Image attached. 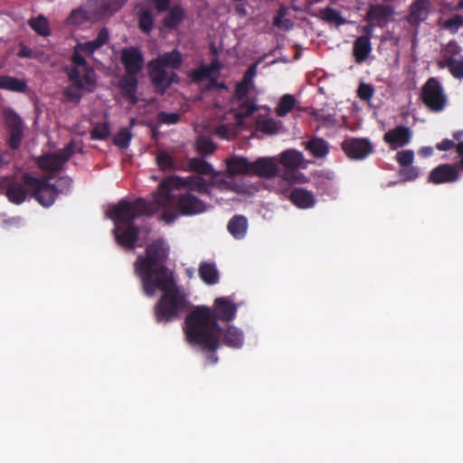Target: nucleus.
Segmentation results:
<instances>
[{
  "label": "nucleus",
  "mask_w": 463,
  "mask_h": 463,
  "mask_svg": "<svg viewBox=\"0 0 463 463\" xmlns=\"http://www.w3.org/2000/svg\"><path fill=\"white\" fill-rule=\"evenodd\" d=\"M168 250L163 241L157 240L139 255L134 263V272L140 279L143 293L152 298L157 289L163 292L154 307L157 323H169L187 310L189 302L176 285L173 272L166 268Z\"/></svg>",
  "instance_id": "f257e3e1"
},
{
  "label": "nucleus",
  "mask_w": 463,
  "mask_h": 463,
  "mask_svg": "<svg viewBox=\"0 0 463 463\" xmlns=\"http://www.w3.org/2000/svg\"><path fill=\"white\" fill-rule=\"evenodd\" d=\"M236 313L237 306L225 297L214 300L213 310L206 306L194 307L184 320V332L187 342L200 346L203 351H216L219 348L216 333L222 330L218 320L230 322Z\"/></svg>",
  "instance_id": "f03ea898"
},
{
  "label": "nucleus",
  "mask_w": 463,
  "mask_h": 463,
  "mask_svg": "<svg viewBox=\"0 0 463 463\" xmlns=\"http://www.w3.org/2000/svg\"><path fill=\"white\" fill-rule=\"evenodd\" d=\"M109 32L102 27L97 37L89 42L78 43L73 48L71 55L72 67L68 71V79L71 84L87 92H93L96 89L97 80L93 68L87 62L85 55H92L97 50L108 43Z\"/></svg>",
  "instance_id": "7ed1b4c3"
},
{
  "label": "nucleus",
  "mask_w": 463,
  "mask_h": 463,
  "mask_svg": "<svg viewBox=\"0 0 463 463\" xmlns=\"http://www.w3.org/2000/svg\"><path fill=\"white\" fill-rule=\"evenodd\" d=\"M212 183H208L201 176L194 175L189 177H181L171 175L165 178L158 186L156 194V203L162 206V220L167 223L175 222L177 214L173 210L174 195L172 189L188 188L190 192H197L200 194H210Z\"/></svg>",
  "instance_id": "20e7f679"
},
{
  "label": "nucleus",
  "mask_w": 463,
  "mask_h": 463,
  "mask_svg": "<svg viewBox=\"0 0 463 463\" xmlns=\"http://www.w3.org/2000/svg\"><path fill=\"white\" fill-rule=\"evenodd\" d=\"M24 184L33 191L34 199L43 207L52 206L59 194L67 195L71 192L73 180L69 175L61 176L57 184H52L48 178H40L28 173L23 175Z\"/></svg>",
  "instance_id": "39448f33"
},
{
  "label": "nucleus",
  "mask_w": 463,
  "mask_h": 463,
  "mask_svg": "<svg viewBox=\"0 0 463 463\" xmlns=\"http://www.w3.org/2000/svg\"><path fill=\"white\" fill-rule=\"evenodd\" d=\"M159 208L162 206L157 204L156 196L152 202H146L144 198H138L134 202L122 199L110 206L108 215L115 225H127L134 223L140 216H152Z\"/></svg>",
  "instance_id": "423d86ee"
},
{
  "label": "nucleus",
  "mask_w": 463,
  "mask_h": 463,
  "mask_svg": "<svg viewBox=\"0 0 463 463\" xmlns=\"http://www.w3.org/2000/svg\"><path fill=\"white\" fill-rule=\"evenodd\" d=\"M421 99L425 106L433 112H440L444 109L447 98L437 79L430 78L423 85Z\"/></svg>",
  "instance_id": "0eeeda50"
},
{
  "label": "nucleus",
  "mask_w": 463,
  "mask_h": 463,
  "mask_svg": "<svg viewBox=\"0 0 463 463\" xmlns=\"http://www.w3.org/2000/svg\"><path fill=\"white\" fill-rule=\"evenodd\" d=\"M285 167L281 180L289 184L297 183L302 175L298 169L304 164L303 154L296 149H288L279 155L278 160Z\"/></svg>",
  "instance_id": "6e6552de"
},
{
  "label": "nucleus",
  "mask_w": 463,
  "mask_h": 463,
  "mask_svg": "<svg viewBox=\"0 0 463 463\" xmlns=\"http://www.w3.org/2000/svg\"><path fill=\"white\" fill-rule=\"evenodd\" d=\"M5 127L8 129L6 144L12 150H17L24 139V123L22 118L12 109H5L3 111Z\"/></svg>",
  "instance_id": "1a4fd4ad"
},
{
  "label": "nucleus",
  "mask_w": 463,
  "mask_h": 463,
  "mask_svg": "<svg viewBox=\"0 0 463 463\" xmlns=\"http://www.w3.org/2000/svg\"><path fill=\"white\" fill-rule=\"evenodd\" d=\"M341 148L353 160H363L373 151L371 141L364 137H347L341 143Z\"/></svg>",
  "instance_id": "9d476101"
},
{
  "label": "nucleus",
  "mask_w": 463,
  "mask_h": 463,
  "mask_svg": "<svg viewBox=\"0 0 463 463\" xmlns=\"http://www.w3.org/2000/svg\"><path fill=\"white\" fill-rule=\"evenodd\" d=\"M459 161L457 164H440L434 167L428 176V182L434 184L456 183L460 179Z\"/></svg>",
  "instance_id": "9b49d317"
},
{
  "label": "nucleus",
  "mask_w": 463,
  "mask_h": 463,
  "mask_svg": "<svg viewBox=\"0 0 463 463\" xmlns=\"http://www.w3.org/2000/svg\"><path fill=\"white\" fill-rule=\"evenodd\" d=\"M148 75L153 86L156 89H162L161 92L171 86L173 82L177 80L175 72H171L168 76L165 68L156 59L151 60L147 64Z\"/></svg>",
  "instance_id": "f8f14e48"
},
{
  "label": "nucleus",
  "mask_w": 463,
  "mask_h": 463,
  "mask_svg": "<svg viewBox=\"0 0 463 463\" xmlns=\"http://www.w3.org/2000/svg\"><path fill=\"white\" fill-rule=\"evenodd\" d=\"M120 60L127 74L138 75L144 68V54L138 47L123 48Z\"/></svg>",
  "instance_id": "ddd939ff"
},
{
  "label": "nucleus",
  "mask_w": 463,
  "mask_h": 463,
  "mask_svg": "<svg viewBox=\"0 0 463 463\" xmlns=\"http://www.w3.org/2000/svg\"><path fill=\"white\" fill-rule=\"evenodd\" d=\"M175 202L182 215H196L206 211L205 203L191 192L180 194L176 199L174 198Z\"/></svg>",
  "instance_id": "4468645a"
},
{
  "label": "nucleus",
  "mask_w": 463,
  "mask_h": 463,
  "mask_svg": "<svg viewBox=\"0 0 463 463\" xmlns=\"http://www.w3.org/2000/svg\"><path fill=\"white\" fill-rule=\"evenodd\" d=\"M140 229L134 223L123 225L116 224L113 229V234L117 243L128 250H132L137 241Z\"/></svg>",
  "instance_id": "2eb2a0df"
},
{
  "label": "nucleus",
  "mask_w": 463,
  "mask_h": 463,
  "mask_svg": "<svg viewBox=\"0 0 463 463\" xmlns=\"http://www.w3.org/2000/svg\"><path fill=\"white\" fill-rule=\"evenodd\" d=\"M22 181H24L23 178ZM3 184L5 185V196L14 204L23 203L26 200L29 192L33 194V191L24 182L20 183L12 177H5Z\"/></svg>",
  "instance_id": "dca6fc26"
},
{
  "label": "nucleus",
  "mask_w": 463,
  "mask_h": 463,
  "mask_svg": "<svg viewBox=\"0 0 463 463\" xmlns=\"http://www.w3.org/2000/svg\"><path fill=\"white\" fill-rule=\"evenodd\" d=\"M393 14L394 8L390 5L371 4L364 20L375 24L377 27L383 28L388 24Z\"/></svg>",
  "instance_id": "f3484780"
},
{
  "label": "nucleus",
  "mask_w": 463,
  "mask_h": 463,
  "mask_svg": "<svg viewBox=\"0 0 463 463\" xmlns=\"http://www.w3.org/2000/svg\"><path fill=\"white\" fill-rule=\"evenodd\" d=\"M412 137V132L410 128L399 125L394 128L388 130L383 135V140L392 149H397L408 145Z\"/></svg>",
  "instance_id": "a211bd4d"
},
{
  "label": "nucleus",
  "mask_w": 463,
  "mask_h": 463,
  "mask_svg": "<svg viewBox=\"0 0 463 463\" xmlns=\"http://www.w3.org/2000/svg\"><path fill=\"white\" fill-rule=\"evenodd\" d=\"M251 175L262 178H272L279 175V166L276 157H259L252 162Z\"/></svg>",
  "instance_id": "6ab92c4d"
},
{
  "label": "nucleus",
  "mask_w": 463,
  "mask_h": 463,
  "mask_svg": "<svg viewBox=\"0 0 463 463\" xmlns=\"http://www.w3.org/2000/svg\"><path fill=\"white\" fill-rule=\"evenodd\" d=\"M430 7V0H414L410 5L406 21L412 26L420 25L428 18Z\"/></svg>",
  "instance_id": "aec40b11"
},
{
  "label": "nucleus",
  "mask_w": 463,
  "mask_h": 463,
  "mask_svg": "<svg viewBox=\"0 0 463 463\" xmlns=\"http://www.w3.org/2000/svg\"><path fill=\"white\" fill-rule=\"evenodd\" d=\"M36 163L41 170L47 173L42 178H48V181L53 179L63 168V165L53 153L41 156Z\"/></svg>",
  "instance_id": "412c9836"
},
{
  "label": "nucleus",
  "mask_w": 463,
  "mask_h": 463,
  "mask_svg": "<svg viewBox=\"0 0 463 463\" xmlns=\"http://www.w3.org/2000/svg\"><path fill=\"white\" fill-rule=\"evenodd\" d=\"M137 77V75L126 73L118 83L122 96L132 105L137 104L138 101L137 97L138 80Z\"/></svg>",
  "instance_id": "4be33fe9"
},
{
  "label": "nucleus",
  "mask_w": 463,
  "mask_h": 463,
  "mask_svg": "<svg viewBox=\"0 0 463 463\" xmlns=\"http://www.w3.org/2000/svg\"><path fill=\"white\" fill-rule=\"evenodd\" d=\"M218 339L222 337V343L232 348H241L244 343L243 332L233 326H229L226 330L222 328L221 333H216Z\"/></svg>",
  "instance_id": "5701e85b"
},
{
  "label": "nucleus",
  "mask_w": 463,
  "mask_h": 463,
  "mask_svg": "<svg viewBox=\"0 0 463 463\" xmlns=\"http://www.w3.org/2000/svg\"><path fill=\"white\" fill-rule=\"evenodd\" d=\"M288 198L290 202L298 208H311L316 203L314 194L303 188H294L290 191Z\"/></svg>",
  "instance_id": "b1692460"
},
{
  "label": "nucleus",
  "mask_w": 463,
  "mask_h": 463,
  "mask_svg": "<svg viewBox=\"0 0 463 463\" xmlns=\"http://www.w3.org/2000/svg\"><path fill=\"white\" fill-rule=\"evenodd\" d=\"M226 165L231 175L252 174V162H250L246 157L233 156L226 160Z\"/></svg>",
  "instance_id": "393cba45"
},
{
  "label": "nucleus",
  "mask_w": 463,
  "mask_h": 463,
  "mask_svg": "<svg viewBox=\"0 0 463 463\" xmlns=\"http://www.w3.org/2000/svg\"><path fill=\"white\" fill-rule=\"evenodd\" d=\"M227 229L235 239L244 238L248 229L247 218L243 215H234L229 221Z\"/></svg>",
  "instance_id": "a878e982"
},
{
  "label": "nucleus",
  "mask_w": 463,
  "mask_h": 463,
  "mask_svg": "<svg viewBox=\"0 0 463 463\" xmlns=\"http://www.w3.org/2000/svg\"><path fill=\"white\" fill-rule=\"evenodd\" d=\"M305 147L316 158L325 157L329 153V145L322 137H312L306 143Z\"/></svg>",
  "instance_id": "bb28decb"
},
{
  "label": "nucleus",
  "mask_w": 463,
  "mask_h": 463,
  "mask_svg": "<svg viewBox=\"0 0 463 463\" xmlns=\"http://www.w3.org/2000/svg\"><path fill=\"white\" fill-rule=\"evenodd\" d=\"M156 60L159 61L165 68H171L177 70L183 63V57L181 52L175 49L172 52H166L158 55Z\"/></svg>",
  "instance_id": "cd10ccee"
},
{
  "label": "nucleus",
  "mask_w": 463,
  "mask_h": 463,
  "mask_svg": "<svg viewBox=\"0 0 463 463\" xmlns=\"http://www.w3.org/2000/svg\"><path fill=\"white\" fill-rule=\"evenodd\" d=\"M353 52L356 61L364 62L372 52L371 42L368 41L367 37H358L354 43Z\"/></svg>",
  "instance_id": "c85d7f7f"
},
{
  "label": "nucleus",
  "mask_w": 463,
  "mask_h": 463,
  "mask_svg": "<svg viewBox=\"0 0 463 463\" xmlns=\"http://www.w3.org/2000/svg\"><path fill=\"white\" fill-rule=\"evenodd\" d=\"M317 16L324 22L335 24L336 26L349 23L338 11L330 6L321 9Z\"/></svg>",
  "instance_id": "c756f323"
},
{
  "label": "nucleus",
  "mask_w": 463,
  "mask_h": 463,
  "mask_svg": "<svg viewBox=\"0 0 463 463\" xmlns=\"http://www.w3.org/2000/svg\"><path fill=\"white\" fill-rule=\"evenodd\" d=\"M0 89L17 93H25L28 90V86L24 80L5 75L0 83Z\"/></svg>",
  "instance_id": "7c9ffc66"
},
{
  "label": "nucleus",
  "mask_w": 463,
  "mask_h": 463,
  "mask_svg": "<svg viewBox=\"0 0 463 463\" xmlns=\"http://www.w3.org/2000/svg\"><path fill=\"white\" fill-rule=\"evenodd\" d=\"M184 19V10L180 5L173 6L164 19V25L168 29H175Z\"/></svg>",
  "instance_id": "2f4dec72"
},
{
  "label": "nucleus",
  "mask_w": 463,
  "mask_h": 463,
  "mask_svg": "<svg viewBox=\"0 0 463 463\" xmlns=\"http://www.w3.org/2000/svg\"><path fill=\"white\" fill-rule=\"evenodd\" d=\"M198 272L201 279L208 285H214L219 281V273L214 264L202 263Z\"/></svg>",
  "instance_id": "473e14b6"
},
{
  "label": "nucleus",
  "mask_w": 463,
  "mask_h": 463,
  "mask_svg": "<svg viewBox=\"0 0 463 463\" xmlns=\"http://www.w3.org/2000/svg\"><path fill=\"white\" fill-rule=\"evenodd\" d=\"M439 68H448L453 77L457 79L463 78V61H458L453 57H448L438 62Z\"/></svg>",
  "instance_id": "72a5a7b5"
},
{
  "label": "nucleus",
  "mask_w": 463,
  "mask_h": 463,
  "mask_svg": "<svg viewBox=\"0 0 463 463\" xmlns=\"http://www.w3.org/2000/svg\"><path fill=\"white\" fill-rule=\"evenodd\" d=\"M30 27L41 36H48L51 33L49 22L43 14H39L35 18H31L28 22Z\"/></svg>",
  "instance_id": "f704fd0d"
},
{
  "label": "nucleus",
  "mask_w": 463,
  "mask_h": 463,
  "mask_svg": "<svg viewBox=\"0 0 463 463\" xmlns=\"http://www.w3.org/2000/svg\"><path fill=\"white\" fill-rule=\"evenodd\" d=\"M296 99L291 94H284L280 99L276 107V114L279 117L287 116L295 107Z\"/></svg>",
  "instance_id": "c9c22d12"
},
{
  "label": "nucleus",
  "mask_w": 463,
  "mask_h": 463,
  "mask_svg": "<svg viewBox=\"0 0 463 463\" xmlns=\"http://www.w3.org/2000/svg\"><path fill=\"white\" fill-rule=\"evenodd\" d=\"M132 133L130 130V128L124 127L119 129V131L113 137L112 142L113 145L116 146L121 148V149H127L128 148L131 139H132Z\"/></svg>",
  "instance_id": "e433bc0d"
},
{
  "label": "nucleus",
  "mask_w": 463,
  "mask_h": 463,
  "mask_svg": "<svg viewBox=\"0 0 463 463\" xmlns=\"http://www.w3.org/2000/svg\"><path fill=\"white\" fill-rule=\"evenodd\" d=\"M314 118L320 122L323 127L331 128L335 127L337 123V119L335 114L327 113L325 109H315L312 111Z\"/></svg>",
  "instance_id": "4c0bfd02"
},
{
  "label": "nucleus",
  "mask_w": 463,
  "mask_h": 463,
  "mask_svg": "<svg viewBox=\"0 0 463 463\" xmlns=\"http://www.w3.org/2000/svg\"><path fill=\"white\" fill-rule=\"evenodd\" d=\"M189 168L191 171L199 175H210L213 172V166L205 160L194 157L189 160Z\"/></svg>",
  "instance_id": "58836bf2"
},
{
  "label": "nucleus",
  "mask_w": 463,
  "mask_h": 463,
  "mask_svg": "<svg viewBox=\"0 0 463 463\" xmlns=\"http://www.w3.org/2000/svg\"><path fill=\"white\" fill-rule=\"evenodd\" d=\"M258 109L255 103L251 100H242L235 111V118L238 121L244 119L245 118L252 115Z\"/></svg>",
  "instance_id": "ea45409f"
},
{
  "label": "nucleus",
  "mask_w": 463,
  "mask_h": 463,
  "mask_svg": "<svg viewBox=\"0 0 463 463\" xmlns=\"http://www.w3.org/2000/svg\"><path fill=\"white\" fill-rule=\"evenodd\" d=\"M279 126L273 118H263L257 122V130L267 135H274L279 132Z\"/></svg>",
  "instance_id": "a19ab883"
},
{
  "label": "nucleus",
  "mask_w": 463,
  "mask_h": 463,
  "mask_svg": "<svg viewBox=\"0 0 463 463\" xmlns=\"http://www.w3.org/2000/svg\"><path fill=\"white\" fill-rule=\"evenodd\" d=\"M110 135V127L108 122L97 123L90 131L92 140H105Z\"/></svg>",
  "instance_id": "79ce46f5"
},
{
  "label": "nucleus",
  "mask_w": 463,
  "mask_h": 463,
  "mask_svg": "<svg viewBox=\"0 0 463 463\" xmlns=\"http://www.w3.org/2000/svg\"><path fill=\"white\" fill-rule=\"evenodd\" d=\"M154 24V18L150 11L145 10L138 16V27L145 33H150Z\"/></svg>",
  "instance_id": "37998d69"
},
{
  "label": "nucleus",
  "mask_w": 463,
  "mask_h": 463,
  "mask_svg": "<svg viewBox=\"0 0 463 463\" xmlns=\"http://www.w3.org/2000/svg\"><path fill=\"white\" fill-rule=\"evenodd\" d=\"M197 149L202 155H211L215 151L216 145L212 141L211 138L201 137L197 140Z\"/></svg>",
  "instance_id": "c03bdc74"
},
{
  "label": "nucleus",
  "mask_w": 463,
  "mask_h": 463,
  "mask_svg": "<svg viewBox=\"0 0 463 463\" xmlns=\"http://www.w3.org/2000/svg\"><path fill=\"white\" fill-rule=\"evenodd\" d=\"M156 164L162 170L175 168L174 158L165 151H159L156 156Z\"/></svg>",
  "instance_id": "a18cd8bd"
},
{
  "label": "nucleus",
  "mask_w": 463,
  "mask_h": 463,
  "mask_svg": "<svg viewBox=\"0 0 463 463\" xmlns=\"http://www.w3.org/2000/svg\"><path fill=\"white\" fill-rule=\"evenodd\" d=\"M89 15L88 13L82 8H78L73 10L67 18V22L69 24L79 25L88 21Z\"/></svg>",
  "instance_id": "49530a36"
},
{
  "label": "nucleus",
  "mask_w": 463,
  "mask_h": 463,
  "mask_svg": "<svg viewBox=\"0 0 463 463\" xmlns=\"http://www.w3.org/2000/svg\"><path fill=\"white\" fill-rule=\"evenodd\" d=\"M462 25L463 17L460 14H455L453 17L446 20L441 27L449 31L451 33H456Z\"/></svg>",
  "instance_id": "de8ad7c7"
},
{
  "label": "nucleus",
  "mask_w": 463,
  "mask_h": 463,
  "mask_svg": "<svg viewBox=\"0 0 463 463\" xmlns=\"http://www.w3.org/2000/svg\"><path fill=\"white\" fill-rule=\"evenodd\" d=\"M53 154L57 156L60 162L64 165L75 154V145L73 142H71L65 147Z\"/></svg>",
  "instance_id": "09e8293b"
},
{
  "label": "nucleus",
  "mask_w": 463,
  "mask_h": 463,
  "mask_svg": "<svg viewBox=\"0 0 463 463\" xmlns=\"http://www.w3.org/2000/svg\"><path fill=\"white\" fill-rule=\"evenodd\" d=\"M396 160L401 167L410 166L414 160V152L412 150H402L396 154Z\"/></svg>",
  "instance_id": "8fccbe9b"
},
{
  "label": "nucleus",
  "mask_w": 463,
  "mask_h": 463,
  "mask_svg": "<svg viewBox=\"0 0 463 463\" xmlns=\"http://www.w3.org/2000/svg\"><path fill=\"white\" fill-rule=\"evenodd\" d=\"M157 119L161 124L174 125L180 120V115L175 112L160 111Z\"/></svg>",
  "instance_id": "3c124183"
},
{
  "label": "nucleus",
  "mask_w": 463,
  "mask_h": 463,
  "mask_svg": "<svg viewBox=\"0 0 463 463\" xmlns=\"http://www.w3.org/2000/svg\"><path fill=\"white\" fill-rule=\"evenodd\" d=\"M374 94V89L371 84L361 83L357 90V96L364 101H369Z\"/></svg>",
  "instance_id": "603ef678"
},
{
  "label": "nucleus",
  "mask_w": 463,
  "mask_h": 463,
  "mask_svg": "<svg viewBox=\"0 0 463 463\" xmlns=\"http://www.w3.org/2000/svg\"><path fill=\"white\" fill-rule=\"evenodd\" d=\"M399 175L403 181H413L419 176V170L416 166H403Z\"/></svg>",
  "instance_id": "864d4df0"
},
{
  "label": "nucleus",
  "mask_w": 463,
  "mask_h": 463,
  "mask_svg": "<svg viewBox=\"0 0 463 463\" xmlns=\"http://www.w3.org/2000/svg\"><path fill=\"white\" fill-rule=\"evenodd\" d=\"M212 68H208L207 66H201L198 69L193 70L190 76L194 81H202L206 78H210Z\"/></svg>",
  "instance_id": "5fc2aeb1"
},
{
  "label": "nucleus",
  "mask_w": 463,
  "mask_h": 463,
  "mask_svg": "<svg viewBox=\"0 0 463 463\" xmlns=\"http://www.w3.org/2000/svg\"><path fill=\"white\" fill-rule=\"evenodd\" d=\"M72 86L73 87H67L64 89L63 96H64L65 99L68 101L79 103L81 99V94L79 91L80 89L77 88L73 84H72ZM82 90H85L84 89H82Z\"/></svg>",
  "instance_id": "6e6d98bb"
},
{
  "label": "nucleus",
  "mask_w": 463,
  "mask_h": 463,
  "mask_svg": "<svg viewBox=\"0 0 463 463\" xmlns=\"http://www.w3.org/2000/svg\"><path fill=\"white\" fill-rule=\"evenodd\" d=\"M251 86L248 85L246 82L240 81L237 83L235 88L234 96L239 101H242L246 99Z\"/></svg>",
  "instance_id": "4d7b16f0"
},
{
  "label": "nucleus",
  "mask_w": 463,
  "mask_h": 463,
  "mask_svg": "<svg viewBox=\"0 0 463 463\" xmlns=\"http://www.w3.org/2000/svg\"><path fill=\"white\" fill-rule=\"evenodd\" d=\"M128 0H105L104 10L114 13L119 10Z\"/></svg>",
  "instance_id": "13d9d810"
},
{
  "label": "nucleus",
  "mask_w": 463,
  "mask_h": 463,
  "mask_svg": "<svg viewBox=\"0 0 463 463\" xmlns=\"http://www.w3.org/2000/svg\"><path fill=\"white\" fill-rule=\"evenodd\" d=\"M458 146V143L456 144L453 140L446 138L443 139L441 142L438 143L436 145V148L439 151H449L453 148L457 150Z\"/></svg>",
  "instance_id": "bf43d9fd"
},
{
  "label": "nucleus",
  "mask_w": 463,
  "mask_h": 463,
  "mask_svg": "<svg viewBox=\"0 0 463 463\" xmlns=\"http://www.w3.org/2000/svg\"><path fill=\"white\" fill-rule=\"evenodd\" d=\"M256 75V64L250 65L246 71L241 81L246 82L250 86H253L252 79Z\"/></svg>",
  "instance_id": "052dcab7"
},
{
  "label": "nucleus",
  "mask_w": 463,
  "mask_h": 463,
  "mask_svg": "<svg viewBox=\"0 0 463 463\" xmlns=\"http://www.w3.org/2000/svg\"><path fill=\"white\" fill-rule=\"evenodd\" d=\"M368 24L366 25L361 26V32L363 33V35L360 37H367L368 41L371 42V38L373 37L374 27L377 26L375 24L372 22H367Z\"/></svg>",
  "instance_id": "680f3d73"
},
{
  "label": "nucleus",
  "mask_w": 463,
  "mask_h": 463,
  "mask_svg": "<svg viewBox=\"0 0 463 463\" xmlns=\"http://www.w3.org/2000/svg\"><path fill=\"white\" fill-rule=\"evenodd\" d=\"M12 160V155L8 151H3L0 153V168L10 164Z\"/></svg>",
  "instance_id": "e2e57ef3"
},
{
  "label": "nucleus",
  "mask_w": 463,
  "mask_h": 463,
  "mask_svg": "<svg viewBox=\"0 0 463 463\" xmlns=\"http://www.w3.org/2000/svg\"><path fill=\"white\" fill-rule=\"evenodd\" d=\"M154 3L158 12H165L168 10L170 5L169 0H154Z\"/></svg>",
  "instance_id": "0e129e2a"
},
{
  "label": "nucleus",
  "mask_w": 463,
  "mask_h": 463,
  "mask_svg": "<svg viewBox=\"0 0 463 463\" xmlns=\"http://www.w3.org/2000/svg\"><path fill=\"white\" fill-rule=\"evenodd\" d=\"M18 56L23 57V58H32L33 57V50L28 47H25V46H21V48L18 52Z\"/></svg>",
  "instance_id": "69168bd1"
},
{
  "label": "nucleus",
  "mask_w": 463,
  "mask_h": 463,
  "mask_svg": "<svg viewBox=\"0 0 463 463\" xmlns=\"http://www.w3.org/2000/svg\"><path fill=\"white\" fill-rule=\"evenodd\" d=\"M418 153L422 157H428L433 154V148L431 146H423Z\"/></svg>",
  "instance_id": "338daca9"
},
{
  "label": "nucleus",
  "mask_w": 463,
  "mask_h": 463,
  "mask_svg": "<svg viewBox=\"0 0 463 463\" xmlns=\"http://www.w3.org/2000/svg\"><path fill=\"white\" fill-rule=\"evenodd\" d=\"M457 154L459 157V165L461 170L463 171V141L458 142V146L457 147Z\"/></svg>",
  "instance_id": "774afa93"
}]
</instances>
